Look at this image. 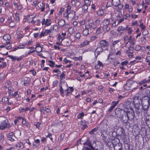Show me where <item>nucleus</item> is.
I'll list each match as a JSON object with an SVG mask.
<instances>
[{
	"label": "nucleus",
	"mask_w": 150,
	"mask_h": 150,
	"mask_svg": "<svg viewBox=\"0 0 150 150\" xmlns=\"http://www.w3.org/2000/svg\"><path fill=\"white\" fill-rule=\"evenodd\" d=\"M115 114L122 122L125 123L127 122L129 119L127 115L126 112H125L123 109L119 108L116 110Z\"/></svg>",
	"instance_id": "obj_1"
},
{
	"label": "nucleus",
	"mask_w": 150,
	"mask_h": 150,
	"mask_svg": "<svg viewBox=\"0 0 150 150\" xmlns=\"http://www.w3.org/2000/svg\"><path fill=\"white\" fill-rule=\"evenodd\" d=\"M11 127L10 124L6 118H4V120L0 122V129L1 130H4L6 128H9Z\"/></svg>",
	"instance_id": "obj_2"
},
{
	"label": "nucleus",
	"mask_w": 150,
	"mask_h": 150,
	"mask_svg": "<svg viewBox=\"0 0 150 150\" xmlns=\"http://www.w3.org/2000/svg\"><path fill=\"white\" fill-rule=\"evenodd\" d=\"M142 109L144 113H147L150 105V100L149 99L142 102Z\"/></svg>",
	"instance_id": "obj_3"
},
{
	"label": "nucleus",
	"mask_w": 150,
	"mask_h": 150,
	"mask_svg": "<svg viewBox=\"0 0 150 150\" xmlns=\"http://www.w3.org/2000/svg\"><path fill=\"white\" fill-rule=\"evenodd\" d=\"M107 136H104V141L106 146L110 148H112L113 145L112 143V140L109 138V136L107 134Z\"/></svg>",
	"instance_id": "obj_4"
},
{
	"label": "nucleus",
	"mask_w": 150,
	"mask_h": 150,
	"mask_svg": "<svg viewBox=\"0 0 150 150\" xmlns=\"http://www.w3.org/2000/svg\"><path fill=\"white\" fill-rule=\"evenodd\" d=\"M11 36L10 35L6 34L3 37V41L4 44L7 45L10 44L11 42Z\"/></svg>",
	"instance_id": "obj_5"
},
{
	"label": "nucleus",
	"mask_w": 150,
	"mask_h": 150,
	"mask_svg": "<svg viewBox=\"0 0 150 150\" xmlns=\"http://www.w3.org/2000/svg\"><path fill=\"white\" fill-rule=\"evenodd\" d=\"M52 23L51 20L50 19H47L46 20L45 18L42 19L41 22V24L42 25H45L47 26H50Z\"/></svg>",
	"instance_id": "obj_6"
},
{
	"label": "nucleus",
	"mask_w": 150,
	"mask_h": 150,
	"mask_svg": "<svg viewBox=\"0 0 150 150\" xmlns=\"http://www.w3.org/2000/svg\"><path fill=\"white\" fill-rule=\"evenodd\" d=\"M126 113L129 120H133L135 115L133 110L131 109L130 110L127 112Z\"/></svg>",
	"instance_id": "obj_7"
},
{
	"label": "nucleus",
	"mask_w": 150,
	"mask_h": 150,
	"mask_svg": "<svg viewBox=\"0 0 150 150\" xmlns=\"http://www.w3.org/2000/svg\"><path fill=\"white\" fill-rule=\"evenodd\" d=\"M36 16V15L34 17H31L32 19L31 21V23L34 25L39 26L41 22L40 20V19H38L36 20H34V18Z\"/></svg>",
	"instance_id": "obj_8"
},
{
	"label": "nucleus",
	"mask_w": 150,
	"mask_h": 150,
	"mask_svg": "<svg viewBox=\"0 0 150 150\" xmlns=\"http://www.w3.org/2000/svg\"><path fill=\"white\" fill-rule=\"evenodd\" d=\"M141 103L134 104V107L135 109L136 113L139 114L140 113L141 109Z\"/></svg>",
	"instance_id": "obj_9"
},
{
	"label": "nucleus",
	"mask_w": 150,
	"mask_h": 150,
	"mask_svg": "<svg viewBox=\"0 0 150 150\" xmlns=\"http://www.w3.org/2000/svg\"><path fill=\"white\" fill-rule=\"evenodd\" d=\"M103 126L102 123L101 122L100 123V124L99 126V127H96L94 129H93L92 130H91L89 134H95V133L97 132V129L100 130V127H102Z\"/></svg>",
	"instance_id": "obj_10"
},
{
	"label": "nucleus",
	"mask_w": 150,
	"mask_h": 150,
	"mask_svg": "<svg viewBox=\"0 0 150 150\" xmlns=\"http://www.w3.org/2000/svg\"><path fill=\"white\" fill-rule=\"evenodd\" d=\"M7 137L8 139L12 142L15 140V136L13 134V132H12L7 134Z\"/></svg>",
	"instance_id": "obj_11"
},
{
	"label": "nucleus",
	"mask_w": 150,
	"mask_h": 150,
	"mask_svg": "<svg viewBox=\"0 0 150 150\" xmlns=\"http://www.w3.org/2000/svg\"><path fill=\"white\" fill-rule=\"evenodd\" d=\"M74 91V88L73 87H68L67 89L65 91L67 93L66 94V96H68L69 94L73 92Z\"/></svg>",
	"instance_id": "obj_12"
},
{
	"label": "nucleus",
	"mask_w": 150,
	"mask_h": 150,
	"mask_svg": "<svg viewBox=\"0 0 150 150\" xmlns=\"http://www.w3.org/2000/svg\"><path fill=\"white\" fill-rule=\"evenodd\" d=\"M38 7L40 10L41 12H44L45 9V5L44 3L42 2H39L38 5Z\"/></svg>",
	"instance_id": "obj_13"
},
{
	"label": "nucleus",
	"mask_w": 150,
	"mask_h": 150,
	"mask_svg": "<svg viewBox=\"0 0 150 150\" xmlns=\"http://www.w3.org/2000/svg\"><path fill=\"white\" fill-rule=\"evenodd\" d=\"M80 125H81V129L84 130L87 128L88 126L87 125V122L85 120H82L80 122Z\"/></svg>",
	"instance_id": "obj_14"
},
{
	"label": "nucleus",
	"mask_w": 150,
	"mask_h": 150,
	"mask_svg": "<svg viewBox=\"0 0 150 150\" xmlns=\"http://www.w3.org/2000/svg\"><path fill=\"white\" fill-rule=\"evenodd\" d=\"M103 49L101 47H98L96 49L95 52V55L96 57L100 53H102Z\"/></svg>",
	"instance_id": "obj_15"
},
{
	"label": "nucleus",
	"mask_w": 150,
	"mask_h": 150,
	"mask_svg": "<svg viewBox=\"0 0 150 150\" xmlns=\"http://www.w3.org/2000/svg\"><path fill=\"white\" fill-rule=\"evenodd\" d=\"M133 101L134 104L142 103V102L141 99V98H139L138 96H136L135 97Z\"/></svg>",
	"instance_id": "obj_16"
},
{
	"label": "nucleus",
	"mask_w": 150,
	"mask_h": 150,
	"mask_svg": "<svg viewBox=\"0 0 150 150\" xmlns=\"http://www.w3.org/2000/svg\"><path fill=\"white\" fill-rule=\"evenodd\" d=\"M75 15V12L73 11H70L69 13L68 16V20H71L74 18Z\"/></svg>",
	"instance_id": "obj_17"
},
{
	"label": "nucleus",
	"mask_w": 150,
	"mask_h": 150,
	"mask_svg": "<svg viewBox=\"0 0 150 150\" xmlns=\"http://www.w3.org/2000/svg\"><path fill=\"white\" fill-rule=\"evenodd\" d=\"M116 145L113 146L114 150H122V144L120 143L116 144Z\"/></svg>",
	"instance_id": "obj_18"
},
{
	"label": "nucleus",
	"mask_w": 150,
	"mask_h": 150,
	"mask_svg": "<svg viewBox=\"0 0 150 150\" xmlns=\"http://www.w3.org/2000/svg\"><path fill=\"white\" fill-rule=\"evenodd\" d=\"M28 104H27V107L25 108V112H26L28 111L29 110L30 112H32L33 111V110H35V108L34 107H28Z\"/></svg>",
	"instance_id": "obj_19"
},
{
	"label": "nucleus",
	"mask_w": 150,
	"mask_h": 150,
	"mask_svg": "<svg viewBox=\"0 0 150 150\" xmlns=\"http://www.w3.org/2000/svg\"><path fill=\"white\" fill-rule=\"evenodd\" d=\"M15 146L21 149H23L24 147V144L21 142H19L15 144Z\"/></svg>",
	"instance_id": "obj_20"
},
{
	"label": "nucleus",
	"mask_w": 150,
	"mask_h": 150,
	"mask_svg": "<svg viewBox=\"0 0 150 150\" xmlns=\"http://www.w3.org/2000/svg\"><path fill=\"white\" fill-rule=\"evenodd\" d=\"M88 26H85V28L83 31V33L84 36H86L89 34V28H88Z\"/></svg>",
	"instance_id": "obj_21"
},
{
	"label": "nucleus",
	"mask_w": 150,
	"mask_h": 150,
	"mask_svg": "<svg viewBox=\"0 0 150 150\" xmlns=\"http://www.w3.org/2000/svg\"><path fill=\"white\" fill-rule=\"evenodd\" d=\"M112 3L113 5L117 7L120 4V0H112Z\"/></svg>",
	"instance_id": "obj_22"
},
{
	"label": "nucleus",
	"mask_w": 150,
	"mask_h": 150,
	"mask_svg": "<svg viewBox=\"0 0 150 150\" xmlns=\"http://www.w3.org/2000/svg\"><path fill=\"white\" fill-rule=\"evenodd\" d=\"M50 29L52 32H56L58 30V27L57 25H54L51 26Z\"/></svg>",
	"instance_id": "obj_23"
},
{
	"label": "nucleus",
	"mask_w": 150,
	"mask_h": 150,
	"mask_svg": "<svg viewBox=\"0 0 150 150\" xmlns=\"http://www.w3.org/2000/svg\"><path fill=\"white\" fill-rule=\"evenodd\" d=\"M112 140V143L114 146L116 145L117 144L120 143V140L117 138H116Z\"/></svg>",
	"instance_id": "obj_24"
},
{
	"label": "nucleus",
	"mask_w": 150,
	"mask_h": 150,
	"mask_svg": "<svg viewBox=\"0 0 150 150\" xmlns=\"http://www.w3.org/2000/svg\"><path fill=\"white\" fill-rule=\"evenodd\" d=\"M128 26V25H127L126 28H124L122 26H120L117 29V30L119 32H121V31H123L126 30Z\"/></svg>",
	"instance_id": "obj_25"
},
{
	"label": "nucleus",
	"mask_w": 150,
	"mask_h": 150,
	"mask_svg": "<svg viewBox=\"0 0 150 150\" xmlns=\"http://www.w3.org/2000/svg\"><path fill=\"white\" fill-rule=\"evenodd\" d=\"M58 25L60 27H62L65 24V21L63 19H61L58 22Z\"/></svg>",
	"instance_id": "obj_26"
},
{
	"label": "nucleus",
	"mask_w": 150,
	"mask_h": 150,
	"mask_svg": "<svg viewBox=\"0 0 150 150\" xmlns=\"http://www.w3.org/2000/svg\"><path fill=\"white\" fill-rule=\"evenodd\" d=\"M66 35V33L65 32H62V36H61V35H59V38L61 40V42H62V41L65 39V36Z\"/></svg>",
	"instance_id": "obj_27"
},
{
	"label": "nucleus",
	"mask_w": 150,
	"mask_h": 150,
	"mask_svg": "<svg viewBox=\"0 0 150 150\" xmlns=\"http://www.w3.org/2000/svg\"><path fill=\"white\" fill-rule=\"evenodd\" d=\"M8 93L9 95L13 94L14 88L11 86H10L8 88Z\"/></svg>",
	"instance_id": "obj_28"
},
{
	"label": "nucleus",
	"mask_w": 150,
	"mask_h": 150,
	"mask_svg": "<svg viewBox=\"0 0 150 150\" xmlns=\"http://www.w3.org/2000/svg\"><path fill=\"white\" fill-rule=\"evenodd\" d=\"M59 90L61 95L63 97L64 96V91L62 88V86L61 85H59Z\"/></svg>",
	"instance_id": "obj_29"
},
{
	"label": "nucleus",
	"mask_w": 150,
	"mask_h": 150,
	"mask_svg": "<svg viewBox=\"0 0 150 150\" xmlns=\"http://www.w3.org/2000/svg\"><path fill=\"white\" fill-rule=\"evenodd\" d=\"M101 66H103L102 63L100 61H98L97 64L95 66V68L96 69H98Z\"/></svg>",
	"instance_id": "obj_30"
},
{
	"label": "nucleus",
	"mask_w": 150,
	"mask_h": 150,
	"mask_svg": "<svg viewBox=\"0 0 150 150\" xmlns=\"http://www.w3.org/2000/svg\"><path fill=\"white\" fill-rule=\"evenodd\" d=\"M86 26H88V28H91L92 29H95L96 27V25L94 23L90 24V25H86Z\"/></svg>",
	"instance_id": "obj_31"
},
{
	"label": "nucleus",
	"mask_w": 150,
	"mask_h": 150,
	"mask_svg": "<svg viewBox=\"0 0 150 150\" xmlns=\"http://www.w3.org/2000/svg\"><path fill=\"white\" fill-rule=\"evenodd\" d=\"M25 56L23 55H21L20 57H18L16 56L15 61L17 60L18 61H20Z\"/></svg>",
	"instance_id": "obj_32"
},
{
	"label": "nucleus",
	"mask_w": 150,
	"mask_h": 150,
	"mask_svg": "<svg viewBox=\"0 0 150 150\" xmlns=\"http://www.w3.org/2000/svg\"><path fill=\"white\" fill-rule=\"evenodd\" d=\"M35 50L32 51H31L30 52H35V51H37V52H41L42 50V48L41 47H35Z\"/></svg>",
	"instance_id": "obj_33"
},
{
	"label": "nucleus",
	"mask_w": 150,
	"mask_h": 150,
	"mask_svg": "<svg viewBox=\"0 0 150 150\" xmlns=\"http://www.w3.org/2000/svg\"><path fill=\"white\" fill-rule=\"evenodd\" d=\"M22 123L23 125L27 127L29 125V123L27 122L26 120L24 118H23V120L22 121Z\"/></svg>",
	"instance_id": "obj_34"
},
{
	"label": "nucleus",
	"mask_w": 150,
	"mask_h": 150,
	"mask_svg": "<svg viewBox=\"0 0 150 150\" xmlns=\"http://www.w3.org/2000/svg\"><path fill=\"white\" fill-rule=\"evenodd\" d=\"M133 49V47H132L131 46L129 47L128 48V50L126 51V53H130L131 54H133L132 53V50Z\"/></svg>",
	"instance_id": "obj_35"
},
{
	"label": "nucleus",
	"mask_w": 150,
	"mask_h": 150,
	"mask_svg": "<svg viewBox=\"0 0 150 150\" xmlns=\"http://www.w3.org/2000/svg\"><path fill=\"white\" fill-rule=\"evenodd\" d=\"M89 43V41L88 40H85L83 42H82L80 45L82 47H84L85 46L88 45Z\"/></svg>",
	"instance_id": "obj_36"
},
{
	"label": "nucleus",
	"mask_w": 150,
	"mask_h": 150,
	"mask_svg": "<svg viewBox=\"0 0 150 150\" xmlns=\"http://www.w3.org/2000/svg\"><path fill=\"white\" fill-rule=\"evenodd\" d=\"M84 116V113L83 112L79 113L77 116V118L79 119L82 118Z\"/></svg>",
	"instance_id": "obj_37"
},
{
	"label": "nucleus",
	"mask_w": 150,
	"mask_h": 150,
	"mask_svg": "<svg viewBox=\"0 0 150 150\" xmlns=\"http://www.w3.org/2000/svg\"><path fill=\"white\" fill-rule=\"evenodd\" d=\"M8 98L6 97H4L2 99L1 101L3 103H6L8 101Z\"/></svg>",
	"instance_id": "obj_38"
},
{
	"label": "nucleus",
	"mask_w": 150,
	"mask_h": 150,
	"mask_svg": "<svg viewBox=\"0 0 150 150\" xmlns=\"http://www.w3.org/2000/svg\"><path fill=\"white\" fill-rule=\"evenodd\" d=\"M110 23V20L108 19H106L104 20V26L108 25Z\"/></svg>",
	"instance_id": "obj_39"
},
{
	"label": "nucleus",
	"mask_w": 150,
	"mask_h": 150,
	"mask_svg": "<svg viewBox=\"0 0 150 150\" xmlns=\"http://www.w3.org/2000/svg\"><path fill=\"white\" fill-rule=\"evenodd\" d=\"M13 97H15L16 98H18L19 97V95L18 94V91H16L13 94H13L11 95Z\"/></svg>",
	"instance_id": "obj_40"
},
{
	"label": "nucleus",
	"mask_w": 150,
	"mask_h": 150,
	"mask_svg": "<svg viewBox=\"0 0 150 150\" xmlns=\"http://www.w3.org/2000/svg\"><path fill=\"white\" fill-rule=\"evenodd\" d=\"M88 6L86 4H84L82 7V8L83 10L84 11H87L88 9Z\"/></svg>",
	"instance_id": "obj_41"
},
{
	"label": "nucleus",
	"mask_w": 150,
	"mask_h": 150,
	"mask_svg": "<svg viewBox=\"0 0 150 150\" xmlns=\"http://www.w3.org/2000/svg\"><path fill=\"white\" fill-rule=\"evenodd\" d=\"M97 14L99 16H102L103 15V10L100 9L97 12Z\"/></svg>",
	"instance_id": "obj_42"
},
{
	"label": "nucleus",
	"mask_w": 150,
	"mask_h": 150,
	"mask_svg": "<svg viewBox=\"0 0 150 150\" xmlns=\"http://www.w3.org/2000/svg\"><path fill=\"white\" fill-rule=\"evenodd\" d=\"M15 134L18 137H19L21 134V132L19 130H17L15 132Z\"/></svg>",
	"instance_id": "obj_43"
},
{
	"label": "nucleus",
	"mask_w": 150,
	"mask_h": 150,
	"mask_svg": "<svg viewBox=\"0 0 150 150\" xmlns=\"http://www.w3.org/2000/svg\"><path fill=\"white\" fill-rule=\"evenodd\" d=\"M84 2L85 4L90 6L91 4V1L90 0H84Z\"/></svg>",
	"instance_id": "obj_44"
},
{
	"label": "nucleus",
	"mask_w": 150,
	"mask_h": 150,
	"mask_svg": "<svg viewBox=\"0 0 150 150\" xmlns=\"http://www.w3.org/2000/svg\"><path fill=\"white\" fill-rule=\"evenodd\" d=\"M65 75L64 73L63 72L60 75V78L61 80H62L63 79L65 78Z\"/></svg>",
	"instance_id": "obj_45"
},
{
	"label": "nucleus",
	"mask_w": 150,
	"mask_h": 150,
	"mask_svg": "<svg viewBox=\"0 0 150 150\" xmlns=\"http://www.w3.org/2000/svg\"><path fill=\"white\" fill-rule=\"evenodd\" d=\"M74 59L75 60H81L82 59V56H80L79 57H75L74 58Z\"/></svg>",
	"instance_id": "obj_46"
},
{
	"label": "nucleus",
	"mask_w": 150,
	"mask_h": 150,
	"mask_svg": "<svg viewBox=\"0 0 150 150\" xmlns=\"http://www.w3.org/2000/svg\"><path fill=\"white\" fill-rule=\"evenodd\" d=\"M8 57L11 59L12 61H15L16 56L8 55Z\"/></svg>",
	"instance_id": "obj_47"
},
{
	"label": "nucleus",
	"mask_w": 150,
	"mask_h": 150,
	"mask_svg": "<svg viewBox=\"0 0 150 150\" xmlns=\"http://www.w3.org/2000/svg\"><path fill=\"white\" fill-rule=\"evenodd\" d=\"M50 63L49 66L50 67H53L55 64L54 62L52 61L49 60L48 61Z\"/></svg>",
	"instance_id": "obj_48"
},
{
	"label": "nucleus",
	"mask_w": 150,
	"mask_h": 150,
	"mask_svg": "<svg viewBox=\"0 0 150 150\" xmlns=\"http://www.w3.org/2000/svg\"><path fill=\"white\" fill-rule=\"evenodd\" d=\"M25 143L28 144L29 146H31V143L29 140L28 139H25Z\"/></svg>",
	"instance_id": "obj_49"
},
{
	"label": "nucleus",
	"mask_w": 150,
	"mask_h": 150,
	"mask_svg": "<svg viewBox=\"0 0 150 150\" xmlns=\"http://www.w3.org/2000/svg\"><path fill=\"white\" fill-rule=\"evenodd\" d=\"M15 18L16 20L18 21L19 20V14L18 13H16L15 15Z\"/></svg>",
	"instance_id": "obj_50"
},
{
	"label": "nucleus",
	"mask_w": 150,
	"mask_h": 150,
	"mask_svg": "<svg viewBox=\"0 0 150 150\" xmlns=\"http://www.w3.org/2000/svg\"><path fill=\"white\" fill-rule=\"evenodd\" d=\"M102 28L103 29V28L99 27L98 28L96 31V33L98 34H100V33L102 32L101 31V30Z\"/></svg>",
	"instance_id": "obj_51"
},
{
	"label": "nucleus",
	"mask_w": 150,
	"mask_h": 150,
	"mask_svg": "<svg viewBox=\"0 0 150 150\" xmlns=\"http://www.w3.org/2000/svg\"><path fill=\"white\" fill-rule=\"evenodd\" d=\"M143 31L142 32V34L143 35H146L148 33V31L147 30L145 29L143 30Z\"/></svg>",
	"instance_id": "obj_52"
},
{
	"label": "nucleus",
	"mask_w": 150,
	"mask_h": 150,
	"mask_svg": "<svg viewBox=\"0 0 150 150\" xmlns=\"http://www.w3.org/2000/svg\"><path fill=\"white\" fill-rule=\"evenodd\" d=\"M141 48V47L139 45H137L136 46L135 50L136 51H138L140 50Z\"/></svg>",
	"instance_id": "obj_53"
},
{
	"label": "nucleus",
	"mask_w": 150,
	"mask_h": 150,
	"mask_svg": "<svg viewBox=\"0 0 150 150\" xmlns=\"http://www.w3.org/2000/svg\"><path fill=\"white\" fill-rule=\"evenodd\" d=\"M58 83V81L57 80H55L52 83V85L53 87L56 86Z\"/></svg>",
	"instance_id": "obj_54"
},
{
	"label": "nucleus",
	"mask_w": 150,
	"mask_h": 150,
	"mask_svg": "<svg viewBox=\"0 0 150 150\" xmlns=\"http://www.w3.org/2000/svg\"><path fill=\"white\" fill-rule=\"evenodd\" d=\"M41 123L39 122H36L35 123V125L37 128H39L41 125Z\"/></svg>",
	"instance_id": "obj_55"
},
{
	"label": "nucleus",
	"mask_w": 150,
	"mask_h": 150,
	"mask_svg": "<svg viewBox=\"0 0 150 150\" xmlns=\"http://www.w3.org/2000/svg\"><path fill=\"white\" fill-rule=\"evenodd\" d=\"M73 26L75 28H76L78 26V23L77 21H74L73 23Z\"/></svg>",
	"instance_id": "obj_56"
},
{
	"label": "nucleus",
	"mask_w": 150,
	"mask_h": 150,
	"mask_svg": "<svg viewBox=\"0 0 150 150\" xmlns=\"http://www.w3.org/2000/svg\"><path fill=\"white\" fill-rule=\"evenodd\" d=\"M108 41H106L105 40H104V47H107V46H108Z\"/></svg>",
	"instance_id": "obj_57"
},
{
	"label": "nucleus",
	"mask_w": 150,
	"mask_h": 150,
	"mask_svg": "<svg viewBox=\"0 0 150 150\" xmlns=\"http://www.w3.org/2000/svg\"><path fill=\"white\" fill-rule=\"evenodd\" d=\"M45 33H47V34H50L52 32L50 28L49 30H48V29L45 30Z\"/></svg>",
	"instance_id": "obj_58"
},
{
	"label": "nucleus",
	"mask_w": 150,
	"mask_h": 150,
	"mask_svg": "<svg viewBox=\"0 0 150 150\" xmlns=\"http://www.w3.org/2000/svg\"><path fill=\"white\" fill-rule=\"evenodd\" d=\"M63 61L66 63L67 64L68 63H70L71 62V61L67 59L66 58H64Z\"/></svg>",
	"instance_id": "obj_59"
},
{
	"label": "nucleus",
	"mask_w": 150,
	"mask_h": 150,
	"mask_svg": "<svg viewBox=\"0 0 150 150\" xmlns=\"http://www.w3.org/2000/svg\"><path fill=\"white\" fill-rule=\"evenodd\" d=\"M30 71L32 72V75L33 76H35L36 74V72L35 71H34L33 70H30Z\"/></svg>",
	"instance_id": "obj_60"
},
{
	"label": "nucleus",
	"mask_w": 150,
	"mask_h": 150,
	"mask_svg": "<svg viewBox=\"0 0 150 150\" xmlns=\"http://www.w3.org/2000/svg\"><path fill=\"white\" fill-rule=\"evenodd\" d=\"M81 4V2H79L78 1H76V2H75V5H74V6L76 7L80 6Z\"/></svg>",
	"instance_id": "obj_61"
},
{
	"label": "nucleus",
	"mask_w": 150,
	"mask_h": 150,
	"mask_svg": "<svg viewBox=\"0 0 150 150\" xmlns=\"http://www.w3.org/2000/svg\"><path fill=\"white\" fill-rule=\"evenodd\" d=\"M139 27H141L142 30H144L146 28L145 26H144V24L143 23H141L140 24Z\"/></svg>",
	"instance_id": "obj_62"
},
{
	"label": "nucleus",
	"mask_w": 150,
	"mask_h": 150,
	"mask_svg": "<svg viewBox=\"0 0 150 150\" xmlns=\"http://www.w3.org/2000/svg\"><path fill=\"white\" fill-rule=\"evenodd\" d=\"M128 63V61H127L126 60L125 61L122 62L121 63V65L122 66H123L124 65H126Z\"/></svg>",
	"instance_id": "obj_63"
},
{
	"label": "nucleus",
	"mask_w": 150,
	"mask_h": 150,
	"mask_svg": "<svg viewBox=\"0 0 150 150\" xmlns=\"http://www.w3.org/2000/svg\"><path fill=\"white\" fill-rule=\"evenodd\" d=\"M146 62L150 63V56H148L146 57Z\"/></svg>",
	"instance_id": "obj_64"
}]
</instances>
